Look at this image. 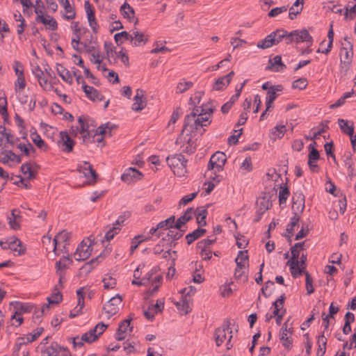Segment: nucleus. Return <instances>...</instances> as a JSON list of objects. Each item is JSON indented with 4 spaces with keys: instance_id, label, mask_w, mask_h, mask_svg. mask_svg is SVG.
<instances>
[{
    "instance_id": "f257e3e1",
    "label": "nucleus",
    "mask_w": 356,
    "mask_h": 356,
    "mask_svg": "<svg viewBox=\"0 0 356 356\" xmlns=\"http://www.w3.org/2000/svg\"><path fill=\"white\" fill-rule=\"evenodd\" d=\"M166 161L175 175L179 177L184 176L186 172L188 160L182 154H179L168 156Z\"/></svg>"
},
{
    "instance_id": "f03ea898",
    "label": "nucleus",
    "mask_w": 356,
    "mask_h": 356,
    "mask_svg": "<svg viewBox=\"0 0 356 356\" xmlns=\"http://www.w3.org/2000/svg\"><path fill=\"white\" fill-rule=\"evenodd\" d=\"M230 321H226L224 324L216 330L214 339L217 346H220L227 338V348L230 349L232 347L231 339L232 338V332L229 327Z\"/></svg>"
},
{
    "instance_id": "7ed1b4c3",
    "label": "nucleus",
    "mask_w": 356,
    "mask_h": 356,
    "mask_svg": "<svg viewBox=\"0 0 356 356\" xmlns=\"http://www.w3.org/2000/svg\"><path fill=\"white\" fill-rule=\"evenodd\" d=\"M306 42L311 47L313 43V38L307 29L294 30L290 32L286 37V44L292 42Z\"/></svg>"
},
{
    "instance_id": "20e7f679",
    "label": "nucleus",
    "mask_w": 356,
    "mask_h": 356,
    "mask_svg": "<svg viewBox=\"0 0 356 356\" xmlns=\"http://www.w3.org/2000/svg\"><path fill=\"white\" fill-rule=\"evenodd\" d=\"M77 171L83 174L89 185H94L96 183L98 175L89 162L84 161L83 164L78 165Z\"/></svg>"
},
{
    "instance_id": "39448f33",
    "label": "nucleus",
    "mask_w": 356,
    "mask_h": 356,
    "mask_svg": "<svg viewBox=\"0 0 356 356\" xmlns=\"http://www.w3.org/2000/svg\"><path fill=\"white\" fill-rule=\"evenodd\" d=\"M122 301V296L117 294L115 296L111 298L107 303L104 305L103 311L107 314L108 318L118 313L119 306L121 305Z\"/></svg>"
},
{
    "instance_id": "423d86ee",
    "label": "nucleus",
    "mask_w": 356,
    "mask_h": 356,
    "mask_svg": "<svg viewBox=\"0 0 356 356\" xmlns=\"http://www.w3.org/2000/svg\"><path fill=\"white\" fill-rule=\"evenodd\" d=\"M227 160L226 155L222 152H217L214 153L210 158L208 170H211L216 169V172H220L222 170L223 166L225 164Z\"/></svg>"
},
{
    "instance_id": "0eeeda50",
    "label": "nucleus",
    "mask_w": 356,
    "mask_h": 356,
    "mask_svg": "<svg viewBox=\"0 0 356 356\" xmlns=\"http://www.w3.org/2000/svg\"><path fill=\"white\" fill-rule=\"evenodd\" d=\"M43 331V327H38L33 331V333H30L27 334L26 337H19L17 339L16 345L17 346V350H15V354H18L19 350L22 346L26 345L29 343H31L36 340L41 335Z\"/></svg>"
},
{
    "instance_id": "6e6552de",
    "label": "nucleus",
    "mask_w": 356,
    "mask_h": 356,
    "mask_svg": "<svg viewBox=\"0 0 356 356\" xmlns=\"http://www.w3.org/2000/svg\"><path fill=\"white\" fill-rule=\"evenodd\" d=\"M145 92L138 88L136 91V95L134 97V103L131 108L136 112L141 111L147 105V100L145 97Z\"/></svg>"
},
{
    "instance_id": "1a4fd4ad",
    "label": "nucleus",
    "mask_w": 356,
    "mask_h": 356,
    "mask_svg": "<svg viewBox=\"0 0 356 356\" xmlns=\"http://www.w3.org/2000/svg\"><path fill=\"white\" fill-rule=\"evenodd\" d=\"M70 237V234L65 230H63L60 232L54 238V252L58 254L59 252H57L58 248L62 246L63 248H65L66 245L68 244V240Z\"/></svg>"
},
{
    "instance_id": "9d476101",
    "label": "nucleus",
    "mask_w": 356,
    "mask_h": 356,
    "mask_svg": "<svg viewBox=\"0 0 356 356\" xmlns=\"http://www.w3.org/2000/svg\"><path fill=\"white\" fill-rule=\"evenodd\" d=\"M91 251L90 245H87V243L83 241L79 245L74 252V258L76 261H84L90 257Z\"/></svg>"
},
{
    "instance_id": "9b49d317",
    "label": "nucleus",
    "mask_w": 356,
    "mask_h": 356,
    "mask_svg": "<svg viewBox=\"0 0 356 356\" xmlns=\"http://www.w3.org/2000/svg\"><path fill=\"white\" fill-rule=\"evenodd\" d=\"M60 139L58 141L60 147L65 152H71L73 150L75 142L70 137L67 131L60 132Z\"/></svg>"
},
{
    "instance_id": "f8f14e48",
    "label": "nucleus",
    "mask_w": 356,
    "mask_h": 356,
    "mask_svg": "<svg viewBox=\"0 0 356 356\" xmlns=\"http://www.w3.org/2000/svg\"><path fill=\"white\" fill-rule=\"evenodd\" d=\"M85 9L87 14L88 23L92 31L97 33L99 26L95 16V10L89 1H85Z\"/></svg>"
},
{
    "instance_id": "ddd939ff",
    "label": "nucleus",
    "mask_w": 356,
    "mask_h": 356,
    "mask_svg": "<svg viewBox=\"0 0 356 356\" xmlns=\"http://www.w3.org/2000/svg\"><path fill=\"white\" fill-rule=\"evenodd\" d=\"M304 209L305 195L300 192H296L292 198V210L293 212L302 213Z\"/></svg>"
},
{
    "instance_id": "4468645a",
    "label": "nucleus",
    "mask_w": 356,
    "mask_h": 356,
    "mask_svg": "<svg viewBox=\"0 0 356 356\" xmlns=\"http://www.w3.org/2000/svg\"><path fill=\"white\" fill-rule=\"evenodd\" d=\"M131 319H126L120 323L118 329L115 334V339L118 341H122L126 337V333L127 331L129 332H132L133 327L131 326Z\"/></svg>"
},
{
    "instance_id": "2eb2a0df",
    "label": "nucleus",
    "mask_w": 356,
    "mask_h": 356,
    "mask_svg": "<svg viewBox=\"0 0 356 356\" xmlns=\"http://www.w3.org/2000/svg\"><path fill=\"white\" fill-rule=\"evenodd\" d=\"M142 174L138 170L134 168H129L127 169L121 177L123 181L130 184L132 181H136L140 179Z\"/></svg>"
},
{
    "instance_id": "dca6fc26",
    "label": "nucleus",
    "mask_w": 356,
    "mask_h": 356,
    "mask_svg": "<svg viewBox=\"0 0 356 356\" xmlns=\"http://www.w3.org/2000/svg\"><path fill=\"white\" fill-rule=\"evenodd\" d=\"M82 88L88 98L92 101H102L104 96L99 93L97 90L92 86L86 85L85 81H82Z\"/></svg>"
},
{
    "instance_id": "f3484780",
    "label": "nucleus",
    "mask_w": 356,
    "mask_h": 356,
    "mask_svg": "<svg viewBox=\"0 0 356 356\" xmlns=\"http://www.w3.org/2000/svg\"><path fill=\"white\" fill-rule=\"evenodd\" d=\"M234 75V72L231 71L227 75L218 78L216 81V82L213 83V88L215 90H224L229 84Z\"/></svg>"
},
{
    "instance_id": "a211bd4d",
    "label": "nucleus",
    "mask_w": 356,
    "mask_h": 356,
    "mask_svg": "<svg viewBox=\"0 0 356 356\" xmlns=\"http://www.w3.org/2000/svg\"><path fill=\"white\" fill-rule=\"evenodd\" d=\"M199 110L200 108H193V111L185 117L182 131L193 132V127L195 125V118L199 115Z\"/></svg>"
},
{
    "instance_id": "6ab92c4d",
    "label": "nucleus",
    "mask_w": 356,
    "mask_h": 356,
    "mask_svg": "<svg viewBox=\"0 0 356 356\" xmlns=\"http://www.w3.org/2000/svg\"><path fill=\"white\" fill-rule=\"evenodd\" d=\"M38 22L43 24L46 29H51L52 31L56 30L58 28V24L56 19L49 15L44 16V15H38L35 19Z\"/></svg>"
},
{
    "instance_id": "aec40b11",
    "label": "nucleus",
    "mask_w": 356,
    "mask_h": 356,
    "mask_svg": "<svg viewBox=\"0 0 356 356\" xmlns=\"http://www.w3.org/2000/svg\"><path fill=\"white\" fill-rule=\"evenodd\" d=\"M193 208H188L187 210L184 212V213L177 220L175 224V229H180L184 225H185L186 222L193 219Z\"/></svg>"
},
{
    "instance_id": "412c9836",
    "label": "nucleus",
    "mask_w": 356,
    "mask_h": 356,
    "mask_svg": "<svg viewBox=\"0 0 356 356\" xmlns=\"http://www.w3.org/2000/svg\"><path fill=\"white\" fill-rule=\"evenodd\" d=\"M291 259L288 261L286 264L290 266L291 274L294 277H297L296 266L299 265L298 258L300 256V250L291 248Z\"/></svg>"
},
{
    "instance_id": "4be33fe9",
    "label": "nucleus",
    "mask_w": 356,
    "mask_h": 356,
    "mask_svg": "<svg viewBox=\"0 0 356 356\" xmlns=\"http://www.w3.org/2000/svg\"><path fill=\"white\" fill-rule=\"evenodd\" d=\"M175 304L181 315H186L191 310L190 298H187V296H182L181 300L179 302H175Z\"/></svg>"
},
{
    "instance_id": "5701e85b",
    "label": "nucleus",
    "mask_w": 356,
    "mask_h": 356,
    "mask_svg": "<svg viewBox=\"0 0 356 356\" xmlns=\"http://www.w3.org/2000/svg\"><path fill=\"white\" fill-rule=\"evenodd\" d=\"M207 215V208L204 207H197L194 210L193 216H196L197 223L200 227L207 225L206 218Z\"/></svg>"
},
{
    "instance_id": "b1692460",
    "label": "nucleus",
    "mask_w": 356,
    "mask_h": 356,
    "mask_svg": "<svg viewBox=\"0 0 356 356\" xmlns=\"http://www.w3.org/2000/svg\"><path fill=\"white\" fill-rule=\"evenodd\" d=\"M3 156L1 159V163L6 164L9 161L20 163L22 162L21 156L15 154L12 150H3L1 152Z\"/></svg>"
},
{
    "instance_id": "393cba45",
    "label": "nucleus",
    "mask_w": 356,
    "mask_h": 356,
    "mask_svg": "<svg viewBox=\"0 0 356 356\" xmlns=\"http://www.w3.org/2000/svg\"><path fill=\"white\" fill-rule=\"evenodd\" d=\"M10 305H14L15 312L12 316L11 319L15 318L17 316H20L22 313L30 312L33 306L22 304L20 302H11Z\"/></svg>"
},
{
    "instance_id": "a878e982",
    "label": "nucleus",
    "mask_w": 356,
    "mask_h": 356,
    "mask_svg": "<svg viewBox=\"0 0 356 356\" xmlns=\"http://www.w3.org/2000/svg\"><path fill=\"white\" fill-rule=\"evenodd\" d=\"M19 213L20 211L19 210L14 209L11 211L10 216L8 217V224L13 229L16 230L20 228L18 220L22 218V216Z\"/></svg>"
},
{
    "instance_id": "bb28decb",
    "label": "nucleus",
    "mask_w": 356,
    "mask_h": 356,
    "mask_svg": "<svg viewBox=\"0 0 356 356\" xmlns=\"http://www.w3.org/2000/svg\"><path fill=\"white\" fill-rule=\"evenodd\" d=\"M120 13L122 16L131 22L135 19V11L134 8L125 1L120 7Z\"/></svg>"
},
{
    "instance_id": "cd10ccee",
    "label": "nucleus",
    "mask_w": 356,
    "mask_h": 356,
    "mask_svg": "<svg viewBox=\"0 0 356 356\" xmlns=\"http://www.w3.org/2000/svg\"><path fill=\"white\" fill-rule=\"evenodd\" d=\"M131 32L134 38V46L138 47L144 45L148 41V36L145 35L142 32L136 31V29H133Z\"/></svg>"
},
{
    "instance_id": "c85d7f7f",
    "label": "nucleus",
    "mask_w": 356,
    "mask_h": 356,
    "mask_svg": "<svg viewBox=\"0 0 356 356\" xmlns=\"http://www.w3.org/2000/svg\"><path fill=\"white\" fill-rule=\"evenodd\" d=\"M292 328L287 327V322H285L284 325H282V327L281 329V337L280 339L282 341H284L283 346L286 348H290L292 345V340L291 339L287 336V332H292L291 330Z\"/></svg>"
},
{
    "instance_id": "c756f323",
    "label": "nucleus",
    "mask_w": 356,
    "mask_h": 356,
    "mask_svg": "<svg viewBox=\"0 0 356 356\" xmlns=\"http://www.w3.org/2000/svg\"><path fill=\"white\" fill-rule=\"evenodd\" d=\"M338 124L343 133L348 134L350 136L354 134V124L353 122L345 120L343 119H339Z\"/></svg>"
},
{
    "instance_id": "7c9ffc66",
    "label": "nucleus",
    "mask_w": 356,
    "mask_h": 356,
    "mask_svg": "<svg viewBox=\"0 0 356 356\" xmlns=\"http://www.w3.org/2000/svg\"><path fill=\"white\" fill-rule=\"evenodd\" d=\"M270 65L266 69H273L275 72H282L286 68V65L282 63L280 56H275L272 60H269Z\"/></svg>"
},
{
    "instance_id": "2f4dec72",
    "label": "nucleus",
    "mask_w": 356,
    "mask_h": 356,
    "mask_svg": "<svg viewBox=\"0 0 356 356\" xmlns=\"http://www.w3.org/2000/svg\"><path fill=\"white\" fill-rule=\"evenodd\" d=\"M33 72L35 76L38 79L40 86L45 89L48 86V79L44 76L43 71L39 66H37L33 70Z\"/></svg>"
},
{
    "instance_id": "473e14b6",
    "label": "nucleus",
    "mask_w": 356,
    "mask_h": 356,
    "mask_svg": "<svg viewBox=\"0 0 356 356\" xmlns=\"http://www.w3.org/2000/svg\"><path fill=\"white\" fill-rule=\"evenodd\" d=\"M257 209L261 211L266 212L272 207V202L270 201L267 195L259 197L257 201Z\"/></svg>"
},
{
    "instance_id": "72a5a7b5",
    "label": "nucleus",
    "mask_w": 356,
    "mask_h": 356,
    "mask_svg": "<svg viewBox=\"0 0 356 356\" xmlns=\"http://www.w3.org/2000/svg\"><path fill=\"white\" fill-rule=\"evenodd\" d=\"M57 72L62 79L69 84H72L73 79L70 72L62 65H57Z\"/></svg>"
},
{
    "instance_id": "f704fd0d",
    "label": "nucleus",
    "mask_w": 356,
    "mask_h": 356,
    "mask_svg": "<svg viewBox=\"0 0 356 356\" xmlns=\"http://www.w3.org/2000/svg\"><path fill=\"white\" fill-rule=\"evenodd\" d=\"M318 350L316 356H323L326 351L327 339L324 336V332L318 337Z\"/></svg>"
},
{
    "instance_id": "c9c22d12",
    "label": "nucleus",
    "mask_w": 356,
    "mask_h": 356,
    "mask_svg": "<svg viewBox=\"0 0 356 356\" xmlns=\"http://www.w3.org/2000/svg\"><path fill=\"white\" fill-rule=\"evenodd\" d=\"M72 259L69 257H63L58 261L56 262L57 272L62 273L72 264Z\"/></svg>"
},
{
    "instance_id": "e433bc0d",
    "label": "nucleus",
    "mask_w": 356,
    "mask_h": 356,
    "mask_svg": "<svg viewBox=\"0 0 356 356\" xmlns=\"http://www.w3.org/2000/svg\"><path fill=\"white\" fill-rule=\"evenodd\" d=\"M79 123L80 124V134H83V142L86 143L88 138L90 137V133L88 130V123L83 120L82 117H79L78 119Z\"/></svg>"
},
{
    "instance_id": "4c0bfd02",
    "label": "nucleus",
    "mask_w": 356,
    "mask_h": 356,
    "mask_svg": "<svg viewBox=\"0 0 356 356\" xmlns=\"http://www.w3.org/2000/svg\"><path fill=\"white\" fill-rule=\"evenodd\" d=\"M275 45V38H273V35L270 33L264 39L260 40L257 46L260 49H267Z\"/></svg>"
},
{
    "instance_id": "58836bf2",
    "label": "nucleus",
    "mask_w": 356,
    "mask_h": 356,
    "mask_svg": "<svg viewBox=\"0 0 356 356\" xmlns=\"http://www.w3.org/2000/svg\"><path fill=\"white\" fill-rule=\"evenodd\" d=\"M20 170L24 175H27L26 177L27 179H32L35 177L36 172L31 169V165L30 163H23L20 168Z\"/></svg>"
},
{
    "instance_id": "ea45409f",
    "label": "nucleus",
    "mask_w": 356,
    "mask_h": 356,
    "mask_svg": "<svg viewBox=\"0 0 356 356\" xmlns=\"http://www.w3.org/2000/svg\"><path fill=\"white\" fill-rule=\"evenodd\" d=\"M271 34L273 35V38H275V45L280 43L283 39H284L286 42V37L289 34L284 29H277L273 31Z\"/></svg>"
},
{
    "instance_id": "a19ab883",
    "label": "nucleus",
    "mask_w": 356,
    "mask_h": 356,
    "mask_svg": "<svg viewBox=\"0 0 356 356\" xmlns=\"http://www.w3.org/2000/svg\"><path fill=\"white\" fill-rule=\"evenodd\" d=\"M114 39L118 45H120L123 42L122 39L125 40H131V42H133L134 40L132 33H129L127 31H122L120 33H116L114 35Z\"/></svg>"
},
{
    "instance_id": "79ce46f5",
    "label": "nucleus",
    "mask_w": 356,
    "mask_h": 356,
    "mask_svg": "<svg viewBox=\"0 0 356 356\" xmlns=\"http://www.w3.org/2000/svg\"><path fill=\"white\" fill-rule=\"evenodd\" d=\"M327 38L329 40L328 44L326 49L321 51L320 49H318L317 52H322L323 54H327L330 52L332 48V43L334 40V31H333V24L332 23L330 25V29L327 33Z\"/></svg>"
},
{
    "instance_id": "37998d69",
    "label": "nucleus",
    "mask_w": 356,
    "mask_h": 356,
    "mask_svg": "<svg viewBox=\"0 0 356 356\" xmlns=\"http://www.w3.org/2000/svg\"><path fill=\"white\" fill-rule=\"evenodd\" d=\"M98 334L96 333L95 329H92L89 332L84 333L81 336V341H84L86 343H92L98 339Z\"/></svg>"
},
{
    "instance_id": "c03bdc74",
    "label": "nucleus",
    "mask_w": 356,
    "mask_h": 356,
    "mask_svg": "<svg viewBox=\"0 0 356 356\" xmlns=\"http://www.w3.org/2000/svg\"><path fill=\"white\" fill-rule=\"evenodd\" d=\"M61 348L62 347L56 342H53L51 346L44 351V356H58L59 350H61Z\"/></svg>"
},
{
    "instance_id": "a18cd8bd",
    "label": "nucleus",
    "mask_w": 356,
    "mask_h": 356,
    "mask_svg": "<svg viewBox=\"0 0 356 356\" xmlns=\"http://www.w3.org/2000/svg\"><path fill=\"white\" fill-rule=\"evenodd\" d=\"M175 216H171L168 218H167L165 220H163L157 224V228H165V229H170V228H175Z\"/></svg>"
},
{
    "instance_id": "49530a36",
    "label": "nucleus",
    "mask_w": 356,
    "mask_h": 356,
    "mask_svg": "<svg viewBox=\"0 0 356 356\" xmlns=\"http://www.w3.org/2000/svg\"><path fill=\"white\" fill-rule=\"evenodd\" d=\"M113 129V126L107 123L106 124H102L98 127L97 130V134H99L102 136H112V129Z\"/></svg>"
},
{
    "instance_id": "de8ad7c7",
    "label": "nucleus",
    "mask_w": 356,
    "mask_h": 356,
    "mask_svg": "<svg viewBox=\"0 0 356 356\" xmlns=\"http://www.w3.org/2000/svg\"><path fill=\"white\" fill-rule=\"evenodd\" d=\"M104 257L100 254L95 258L92 259L90 261L86 263L81 269L85 270L86 273L90 272L94 268V264H98L99 260H102Z\"/></svg>"
},
{
    "instance_id": "09e8293b",
    "label": "nucleus",
    "mask_w": 356,
    "mask_h": 356,
    "mask_svg": "<svg viewBox=\"0 0 356 356\" xmlns=\"http://www.w3.org/2000/svg\"><path fill=\"white\" fill-rule=\"evenodd\" d=\"M17 147L26 156H29L32 152H35V149L30 143L28 144L19 143Z\"/></svg>"
},
{
    "instance_id": "8fccbe9b",
    "label": "nucleus",
    "mask_w": 356,
    "mask_h": 356,
    "mask_svg": "<svg viewBox=\"0 0 356 356\" xmlns=\"http://www.w3.org/2000/svg\"><path fill=\"white\" fill-rule=\"evenodd\" d=\"M15 92L18 95H21L22 92L26 87V81L24 76L17 77V81L15 83Z\"/></svg>"
},
{
    "instance_id": "3c124183",
    "label": "nucleus",
    "mask_w": 356,
    "mask_h": 356,
    "mask_svg": "<svg viewBox=\"0 0 356 356\" xmlns=\"http://www.w3.org/2000/svg\"><path fill=\"white\" fill-rule=\"evenodd\" d=\"M62 300V294L58 291L57 287L54 289V292L51 297L47 298L49 304H58Z\"/></svg>"
},
{
    "instance_id": "603ef678",
    "label": "nucleus",
    "mask_w": 356,
    "mask_h": 356,
    "mask_svg": "<svg viewBox=\"0 0 356 356\" xmlns=\"http://www.w3.org/2000/svg\"><path fill=\"white\" fill-rule=\"evenodd\" d=\"M108 229L105 234V238L107 241L113 239L115 234H117L121 229L120 227H115L113 225L111 227H107Z\"/></svg>"
},
{
    "instance_id": "864d4df0",
    "label": "nucleus",
    "mask_w": 356,
    "mask_h": 356,
    "mask_svg": "<svg viewBox=\"0 0 356 356\" xmlns=\"http://www.w3.org/2000/svg\"><path fill=\"white\" fill-rule=\"evenodd\" d=\"M308 81L307 79L305 78H300L297 80H295L292 83V88L293 89H299V90H304L307 86Z\"/></svg>"
},
{
    "instance_id": "5fc2aeb1",
    "label": "nucleus",
    "mask_w": 356,
    "mask_h": 356,
    "mask_svg": "<svg viewBox=\"0 0 356 356\" xmlns=\"http://www.w3.org/2000/svg\"><path fill=\"white\" fill-rule=\"evenodd\" d=\"M307 260V254H305L302 253L300 256L299 265L298 266H296V272L297 275H301L303 270L306 268V264L305 261Z\"/></svg>"
},
{
    "instance_id": "6e6d98bb",
    "label": "nucleus",
    "mask_w": 356,
    "mask_h": 356,
    "mask_svg": "<svg viewBox=\"0 0 356 356\" xmlns=\"http://www.w3.org/2000/svg\"><path fill=\"white\" fill-rule=\"evenodd\" d=\"M289 190L287 186L281 187V189L279 192V202L280 204H284L286 202L289 195Z\"/></svg>"
},
{
    "instance_id": "4d7b16f0",
    "label": "nucleus",
    "mask_w": 356,
    "mask_h": 356,
    "mask_svg": "<svg viewBox=\"0 0 356 356\" xmlns=\"http://www.w3.org/2000/svg\"><path fill=\"white\" fill-rule=\"evenodd\" d=\"M341 54H343V60H348L352 62L353 52V45L350 44V49L348 50L347 48L343 47L340 54V56L341 57Z\"/></svg>"
},
{
    "instance_id": "13d9d810",
    "label": "nucleus",
    "mask_w": 356,
    "mask_h": 356,
    "mask_svg": "<svg viewBox=\"0 0 356 356\" xmlns=\"http://www.w3.org/2000/svg\"><path fill=\"white\" fill-rule=\"evenodd\" d=\"M184 230L180 229H170L168 232L167 236L173 241L179 239L184 234Z\"/></svg>"
},
{
    "instance_id": "bf43d9fd",
    "label": "nucleus",
    "mask_w": 356,
    "mask_h": 356,
    "mask_svg": "<svg viewBox=\"0 0 356 356\" xmlns=\"http://www.w3.org/2000/svg\"><path fill=\"white\" fill-rule=\"evenodd\" d=\"M305 277L307 293L309 295L314 292V288L312 285L313 280L310 274L308 272L305 273Z\"/></svg>"
},
{
    "instance_id": "052dcab7",
    "label": "nucleus",
    "mask_w": 356,
    "mask_h": 356,
    "mask_svg": "<svg viewBox=\"0 0 356 356\" xmlns=\"http://www.w3.org/2000/svg\"><path fill=\"white\" fill-rule=\"evenodd\" d=\"M66 13H68V15H65V17L67 19H72L75 17V13L73 11L69 1H65V4L63 5Z\"/></svg>"
},
{
    "instance_id": "680f3d73",
    "label": "nucleus",
    "mask_w": 356,
    "mask_h": 356,
    "mask_svg": "<svg viewBox=\"0 0 356 356\" xmlns=\"http://www.w3.org/2000/svg\"><path fill=\"white\" fill-rule=\"evenodd\" d=\"M287 10V7L285 6H281V7H277L275 8H273L268 14V15L270 17H275L277 16L278 15L284 13Z\"/></svg>"
},
{
    "instance_id": "e2e57ef3",
    "label": "nucleus",
    "mask_w": 356,
    "mask_h": 356,
    "mask_svg": "<svg viewBox=\"0 0 356 356\" xmlns=\"http://www.w3.org/2000/svg\"><path fill=\"white\" fill-rule=\"evenodd\" d=\"M195 108H200L198 115H209L213 113L215 108L213 107H207V106H203L202 107H195Z\"/></svg>"
},
{
    "instance_id": "0e129e2a",
    "label": "nucleus",
    "mask_w": 356,
    "mask_h": 356,
    "mask_svg": "<svg viewBox=\"0 0 356 356\" xmlns=\"http://www.w3.org/2000/svg\"><path fill=\"white\" fill-rule=\"evenodd\" d=\"M193 83L191 81H186L184 83H179L177 86V92L182 93L192 87Z\"/></svg>"
},
{
    "instance_id": "69168bd1",
    "label": "nucleus",
    "mask_w": 356,
    "mask_h": 356,
    "mask_svg": "<svg viewBox=\"0 0 356 356\" xmlns=\"http://www.w3.org/2000/svg\"><path fill=\"white\" fill-rule=\"evenodd\" d=\"M104 282V287L105 289H113L116 285L115 279L108 277V278H104L102 281Z\"/></svg>"
},
{
    "instance_id": "338daca9",
    "label": "nucleus",
    "mask_w": 356,
    "mask_h": 356,
    "mask_svg": "<svg viewBox=\"0 0 356 356\" xmlns=\"http://www.w3.org/2000/svg\"><path fill=\"white\" fill-rule=\"evenodd\" d=\"M197 195V192H195V193H193L190 195L183 197L179 200V205H181V204L186 205L187 204L191 202L193 199H195Z\"/></svg>"
},
{
    "instance_id": "774afa93",
    "label": "nucleus",
    "mask_w": 356,
    "mask_h": 356,
    "mask_svg": "<svg viewBox=\"0 0 356 356\" xmlns=\"http://www.w3.org/2000/svg\"><path fill=\"white\" fill-rule=\"evenodd\" d=\"M286 300V296L284 294H282L278 299H277L273 303V306L274 307V309L280 308V310L284 309V303Z\"/></svg>"
}]
</instances>
